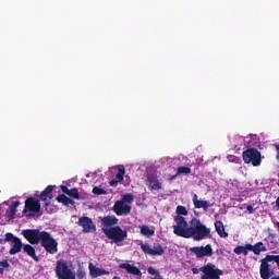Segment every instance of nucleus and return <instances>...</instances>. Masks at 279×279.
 <instances>
[{
	"mask_svg": "<svg viewBox=\"0 0 279 279\" xmlns=\"http://www.w3.org/2000/svg\"><path fill=\"white\" fill-rule=\"evenodd\" d=\"M173 234L182 239H193V241H204L210 236V228L202 223L201 219L192 218L189 222L182 216L174 217Z\"/></svg>",
	"mask_w": 279,
	"mask_h": 279,
	"instance_id": "1",
	"label": "nucleus"
},
{
	"mask_svg": "<svg viewBox=\"0 0 279 279\" xmlns=\"http://www.w3.org/2000/svg\"><path fill=\"white\" fill-rule=\"evenodd\" d=\"M22 235L31 245L40 243L47 254H58V241L51 236V233L38 229H25L22 231Z\"/></svg>",
	"mask_w": 279,
	"mask_h": 279,
	"instance_id": "2",
	"label": "nucleus"
},
{
	"mask_svg": "<svg viewBox=\"0 0 279 279\" xmlns=\"http://www.w3.org/2000/svg\"><path fill=\"white\" fill-rule=\"evenodd\" d=\"M99 223L101 226V232L111 241V243H123L128 239V230L119 226V218L117 216L99 217Z\"/></svg>",
	"mask_w": 279,
	"mask_h": 279,
	"instance_id": "3",
	"label": "nucleus"
},
{
	"mask_svg": "<svg viewBox=\"0 0 279 279\" xmlns=\"http://www.w3.org/2000/svg\"><path fill=\"white\" fill-rule=\"evenodd\" d=\"M279 267V255H266L265 258L260 259L259 276L262 279H269L276 275V266Z\"/></svg>",
	"mask_w": 279,
	"mask_h": 279,
	"instance_id": "4",
	"label": "nucleus"
},
{
	"mask_svg": "<svg viewBox=\"0 0 279 279\" xmlns=\"http://www.w3.org/2000/svg\"><path fill=\"white\" fill-rule=\"evenodd\" d=\"M242 158L245 165H253V167H260L263 162V155L256 148H247L242 153Z\"/></svg>",
	"mask_w": 279,
	"mask_h": 279,
	"instance_id": "5",
	"label": "nucleus"
},
{
	"mask_svg": "<svg viewBox=\"0 0 279 279\" xmlns=\"http://www.w3.org/2000/svg\"><path fill=\"white\" fill-rule=\"evenodd\" d=\"M54 271L59 279H75L73 270L69 268V263L64 259L57 260Z\"/></svg>",
	"mask_w": 279,
	"mask_h": 279,
	"instance_id": "6",
	"label": "nucleus"
},
{
	"mask_svg": "<svg viewBox=\"0 0 279 279\" xmlns=\"http://www.w3.org/2000/svg\"><path fill=\"white\" fill-rule=\"evenodd\" d=\"M201 271L204 274L201 279H219L220 276H223V270L217 268L213 263L203 266Z\"/></svg>",
	"mask_w": 279,
	"mask_h": 279,
	"instance_id": "7",
	"label": "nucleus"
},
{
	"mask_svg": "<svg viewBox=\"0 0 279 279\" xmlns=\"http://www.w3.org/2000/svg\"><path fill=\"white\" fill-rule=\"evenodd\" d=\"M10 241H12L13 245L10 248L9 254H19V252L23 250V242H21V239H19L17 236H14L13 233L8 232L5 233L4 243H10Z\"/></svg>",
	"mask_w": 279,
	"mask_h": 279,
	"instance_id": "8",
	"label": "nucleus"
},
{
	"mask_svg": "<svg viewBox=\"0 0 279 279\" xmlns=\"http://www.w3.org/2000/svg\"><path fill=\"white\" fill-rule=\"evenodd\" d=\"M77 226L83 228L84 234H88L90 232H97V226L93 222V219L88 216H83L78 218Z\"/></svg>",
	"mask_w": 279,
	"mask_h": 279,
	"instance_id": "9",
	"label": "nucleus"
},
{
	"mask_svg": "<svg viewBox=\"0 0 279 279\" xmlns=\"http://www.w3.org/2000/svg\"><path fill=\"white\" fill-rule=\"evenodd\" d=\"M190 252L196 256V258H204V256H213V245L206 244L205 246L190 247Z\"/></svg>",
	"mask_w": 279,
	"mask_h": 279,
	"instance_id": "10",
	"label": "nucleus"
},
{
	"mask_svg": "<svg viewBox=\"0 0 279 279\" xmlns=\"http://www.w3.org/2000/svg\"><path fill=\"white\" fill-rule=\"evenodd\" d=\"M112 210L118 217H128V215L132 213V206L125 204L124 202L117 201L113 205Z\"/></svg>",
	"mask_w": 279,
	"mask_h": 279,
	"instance_id": "11",
	"label": "nucleus"
},
{
	"mask_svg": "<svg viewBox=\"0 0 279 279\" xmlns=\"http://www.w3.org/2000/svg\"><path fill=\"white\" fill-rule=\"evenodd\" d=\"M27 210L31 213H40V202L32 196L26 198L23 215H27Z\"/></svg>",
	"mask_w": 279,
	"mask_h": 279,
	"instance_id": "12",
	"label": "nucleus"
},
{
	"mask_svg": "<svg viewBox=\"0 0 279 279\" xmlns=\"http://www.w3.org/2000/svg\"><path fill=\"white\" fill-rule=\"evenodd\" d=\"M56 190V185H48L39 195V199L44 202V206L47 210L51 206V194Z\"/></svg>",
	"mask_w": 279,
	"mask_h": 279,
	"instance_id": "13",
	"label": "nucleus"
},
{
	"mask_svg": "<svg viewBox=\"0 0 279 279\" xmlns=\"http://www.w3.org/2000/svg\"><path fill=\"white\" fill-rule=\"evenodd\" d=\"M141 250L144 254H148L149 256H162L165 254V248H162L161 244L154 246V248L149 247V244H141Z\"/></svg>",
	"mask_w": 279,
	"mask_h": 279,
	"instance_id": "14",
	"label": "nucleus"
},
{
	"mask_svg": "<svg viewBox=\"0 0 279 279\" xmlns=\"http://www.w3.org/2000/svg\"><path fill=\"white\" fill-rule=\"evenodd\" d=\"M89 276H92V278H99V276H110V271L106 270V269H101L95 265H93V263L89 264Z\"/></svg>",
	"mask_w": 279,
	"mask_h": 279,
	"instance_id": "15",
	"label": "nucleus"
},
{
	"mask_svg": "<svg viewBox=\"0 0 279 279\" xmlns=\"http://www.w3.org/2000/svg\"><path fill=\"white\" fill-rule=\"evenodd\" d=\"M147 181L149 184V189L151 191H160V189H162V183H160V181L158 180V177H156L154 174H149L147 177Z\"/></svg>",
	"mask_w": 279,
	"mask_h": 279,
	"instance_id": "16",
	"label": "nucleus"
},
{
	"mask_svg": "<svg viewBox=\"0 0 279 279\" xmlns=\"http://www.w3.org/2000/svg\"><path fill=\"white\" fill-rule=\"evenodd\" d=\"M120 269H125L128 274H132L133 276H143V272H141V269L136 266H133L128 263H122L119 265Z\"/></svg>",
	"mask_w": 279,
	"mask_h": 279,
	"instance_id": "17",
	"label": "nucleus"
},
{
	"mask_svg": "<svg viewBox=\"0 0 279 279\" xmlns=\"http://www.w3.org/2000/svg\"><path fill=\"white\" fill-rule=\"evenodd\" d=\"M248 251L254 253L255 256H260V252H267V246L263 242H257L254 245H248Z\"/></svg>",
	"mask_w": 279,
	"mask_h": 279,
	"instance_id": "18",
	"label": "nucleus"
},
{
	"mask_svg": "<svg viewBox=\"0 0 279 279\" xmlns=\"http://www.w3.org/2000/svg\"><path fill=\"white\" fill-rule=\"evenodd\" d=\"M192 202L195 208H203L205 213L208 210V208H210V205H208V201H198L197 194L193 195Z\"/></svg>",
	"mask_w": 279,
	"mask_h": 279,
	"instance_id": "19",
	"label": "nucleus"
},
{
	"mask_svg": "<svg viewBox=\"0 0 279 279\" xmlns=\"http://www.w3.org/2000/svg\"><path fill=\"white\" fill-rule=\"evenodd\" d=\"M23 250L27 254V256H29L31 258H33V260H35V263H38L40 260V258L36 256V248H34L32 244H25L23 246Z\"/></svg>",
	"mask_w": 279,
	"mask_h": 279,
	"instance_id": "20",
	"label": "nucleus"
},
{
	"mask_svg": "<svg viewBox=\"0 0 279 279\" xmlns=\"http://www.w3.org/2000/svg\"><path fill=\"white\" fill-rule=\"evenodd\" d=\"M57 202L59 204H63V206H75V201L72 198H69L65 194H59L57 196Z\"/></svg>",
	"mask_w": 279,
	"mask_h": 279,
	"instance_id": "21",
	"label": "nucleus"
},
{
	"mask_svg": "<svg viewBox=\"0 0 279 279\" xmlns=\"http://www.w3.org/2000/svg\"><path fill=\"white\" fill-rule=\"evenodd\" d=\"M215 228L217 234H219L221 239L228 238V232H226V227L223 226V222L221 220H217L215 222Z\"/></svg>",
	"mask_w": 279,
	"mask_h": 279,
	"instance_id": "22",
	"label": "nucleus"
},
{
	"mask_svg": "<svg viewBox=\"0 0 279 279\" xmlns=\"http://www.w3.org/2000/svg\"><path fill=\"white\" fill-rule=\"evenodd\" d=\"M141 234H143V236H154V234H156V231L151 228H149V226L147 225H143L141 228Z\"/></svg>",
	"mask_w": 279,
	"mask_h": 279,
	"instance_id": "23",
	"label": "nucleus"
},
{
	"mask_svg": "<svg viewBox=\"0 0 279 279\" xmlns=\"http://www.w3.org/2000/svg\"><path fill=\"white\" fill-rule=\"evenodd\" d=\"M21 202L14 201L10 206L9 219H14L16 217V208H19Z\"/></svg>",
	"mask_w": 279,
	"mask_h": 279,
	"instance_id": "24",
	"label": "nucleus"
},
{
	"mask_svg": "<svg viewBox=\"0 0 279 279\" xmlns=\"http://www.w3.org/2000/svg\"><path fill=\"white\" fill-rule=\"evenodd\" d=\"M5 271H10V262H8V259H3L0 262V276H3Z\"/></svg>",
	"mask_w": 279,
	"mask_h": 279,
	"instance_id": "25",
	"label": "nucleus"
},
{
	"mask_svg": "<svg viewBox=\"0 0 279 279\" xmlns=\"http://www.w3.org/2000/svg\"><path fill=\"white\" fill-rule=\"evenodd\" d=\"M123 175H125V168L123 166H119L118 173L116 174V180L118 182H123Z\"/></svg>",
	"mask_w": 279,
	"mask_h": 279,
	"instance_id": "26",
	"label": "nucleus"
},
{
	"mask_svg": "<svg viewBox=\"0 0 279 279\" xmlns=\"http://www.w3.org/2000/svg\"><path fill=\"white\" fill-rule=\"evenodd\" d=\"M175 213H177V216L179 217H182V215L186 217V215H189V210L186 209V207L182 205L177 206Z\"/></svg>",
	"mask_w": 279,
	"mask_h": 279,
	"instance_id": "27",
	"label": "nucleus"
},
{
	"mask_svg": "<svg viewBox=\"0 0 279 279\" xmlns=\"http://www.w3.org/2000/svg\"><path fill=\"white\" fill-rule=\"evenodd\" d=\"M182 173H184L185 175H189V173H191V169L186 166H180L177 169V175H182Z\"/></svg>",
	"mask_w": 279,
	"mask_h": 279,
	"instance_id": "28",
	"label": "nucleus"
},
{
	"mask_svg": "<svg viewBox=\"0 0 279 279\" xmlns=\"http://www.w3.org/2000/svg\"><path fill=\"white\" fill-rule=\"evenodd\" d=\"M120 202H123L124 204H132L134 202V195L133 194H124Z\"/></svg>",
	"mask_w": 279,
	"mask_h": 279,
	"instance_id": "29",
	"label": "nucleus"
},
{
	"mask_svg": "<svg viewBox=\"0 0 279 279\" xmlns=\"http://www.w3.org/2000/svg\"><path fill=\"white\" fill-rule=\"evenodd\" d=\"M68 195L69 197H73V199H80V191L77 190V187L71 189Z\"/></svg>",
	"mask_w": 279,
	"mask_h": 279,
	"instance_id": "30",
	"label": "nucleus"
},
{
	"mask_svg": "<svg viewBox=\"0 0 279 279\" xmlns=\"http://www.w3.org/2000/svg\"><path fill=\"white\" fill-rule=\"evenodd\" d=\"M92 193H94V195H108V192L99 186H95Z\"/></svg>",
	"mask_w": 279,
	"mask_h": 279,
	"instance_id": "31",
	"label": "nucleus"
},
{
	"mask_svg": "<svg viewBox=\"0 0 279 279\" xmlns=\"http://www.w3.org/2000/svg\"><path fill=\"white\" fill-rule=\"evenodd\" d=\"M76 276L78 279H84L86 278V271H84V268H78L76 271Z\"/></svg>",
	"mask_w": 279,
	"mask_h": 279,
	"instance_id": "32",
	"label": "nucleus"
},
{
	"mask_svg": "<svg viewBox=\"0 0 279 279\" xmlns=\"http://www.w3.org/2000/svg\"><path fill=\"white\" fill-rule=\"evenodd\" d=\"M244 250H245V246L239 245V246H236V247L233 250V252H234V254L241 255V254H243V251H244Z\"/></svg>",
	"mask_w": 279,
	"mask_h": 279,
	"instance_id": "33",
	"label": "nucleus"
},
{
	"mask_svg": "<svg viewBox=\"0 0 279 279\" xmlns=\"http://www.w3.org/2000/svg\"><path fill=\"white\" fill-rule=\"evenodd\" d=\"M147 271L150 276H157V278L159 276L158 270L154 269V267H148Z\"/></svg>",
	"mask_w": 279,
	"mask_h": 279,
	"instance_id": "34",
	"label": "nucleus"
},
{
	"mask_svg": "<svg viewBox=\"0 0 279 279\" xmlns=\"http://www.w3.org/2000/svg\"><path fill=\"white\" fill-rule=\"evenodd\" d=\"M250 244H245L244 245V251H242V254H243V256H247V254H248V252H250Z\"/></svg>",
	"mask_w": 279,
	"mask_h": 279,
	"instance_id": "35",
	"label": "nucleus"
},
{
	"mask_svg": "<svg viewBox=\"0 0 279 279\" xmlns=\"http://www.w3.org/2000/svg\"><path fill=\"white\" fill-rule=\"evenodd\" d=\"M60 189H61L62 193H65V195H69L70 190L66 185H61Z\"/></svg>",
	"mask_w": 279,
	"mask_h": 279,
	"instance_id": "36",
	"label": "nucleus"
},
{
	"mask_svg": "<svg viewBox=\"0 0 279 279\" xmlns=\"http://www.w3.org/2000/svg\"><path fill=\"white\" fill-rule=\"evenodd\" d=\"M246 210H247V213H248L250 215H254V206L247 205V206H246Z\"/></svg>",
	"mask_w": 279,
	"mask_h": 279,
	"instance_id": "37",
	"label": "nucleus"
},
{
	"mask_svg": "<svg viewBox=\"0 0 279 279\" xmlns=\"http://www.w3.org/2000/svg\"><path fill=\"white\" fill-rule=\"evenodd\" d=\"M110 186H117V184H119V181L117 179H112L110 182H109Z\"/></svg>",
	"mask_w": 279,
	"mask_h": 279,
	"instance_id": "38",
	"label": "nucleus"
},
{
	"mask_svg": "<svg viewBox=\"0 0 279 279\" xmlns=\"http://www.w3.org/2000/svg\"><path fill=\"white\" fill-rule=\"evenodd\" d=\"M275 149L277 151L276 159L279 161V144L275 146Z\"/></svg>",
	"mask_w": 279,
	"mask_h": 279,
	"instance_id": "39",
	"label": "nucleus"
},
{
	"mask_svg": "<svg viewBox=\"0 0 279 279\" xmlns=\"http://www.w3.org/2000/svg\"><path fill=\"white\" fill-rule=\"evenodd\" d=\"M193 274H199V270L197 268L192 269Z\"/></svg>",
	"mask_w": 279,
	"mask_h": 279,
	"instance_id": "40",
	"label": "nucleus"
},
{
	"mask_svg": "<svg viewBox=\"0 0 279 279\" xmlns=\"http://www.w3.org/2000/svg\"><path fill=\"white\" fill-rule=\"evenodd\" d=\"M276 206H277V208H279V196L276 199Z\"/></svg>",
	"mask_w": 279,
	"mask_h": 279,
	"instance_id": "41",
	"label": "nucleus"
},
{
	"mask_svg": "<svg viewBox=\"0 0 279 279\" xmlns=\"http://www.w3.org/2000/svg\"><path fill=\"white\" fill-rule=\"evenodd\" d=\"M276 226H277V228H278V230H279V221L276 222Z\"/></svg>",
	"mask_w": 279,
	"mask_h": 279,
	"instance_id": "42",
	"label": "nucleus"
},
{
	"mask_svg": "<svg viewBox=\"0 0 279 279\" xmlns=\"http://www.w3.org/2000/svg\"><path fill=\"white\" fill-rule=\"evenodd\" d=\"M0 243H5V240H1V239H0Z\"/></svg>",
	"mask_w": 279,
	"mask_h": 279,
	"instance_id": "43",
	"label": "nucleus"
},
{
	"mask_svg": "<svg viewBox=\"0 0 279 279\" xmlns=\"http://www.w3.org/2000/svg\"><path fill=\"white\" fill-rule=\"evenodd\" d=\"M271 279H279V277H272Z\"/></svg>",
	"mask_w": 279,
	"mask_h": 279,
	"instance_id": "44",
	"label": "nucleus"
},
{
	"mask_svg": "<svg viewBox=\"0 0 279 279\" xmlns=\"http://www.w3.org/2000/svg\"><path fill=\"white\" fill-rule=\"evenodd\" d=\"M113 279H119V277H113Z\"/></svg>",
	"mask_w": 279,
	"mask_h": 279,
	"instance_id": "45",
	"label": "nucleus"
}]
</instances>
